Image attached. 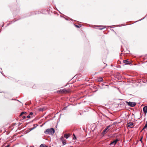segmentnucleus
Returning <instances> with one entry per match:
<instances>
[{"label":"nucleus","instance_id":"nucleus-1","mask_svg":"<svg viewBox=\"0 0 147 147\" xmlns=\"http://www.w3.org/2000/svg\"><path fill=\"white\" fill-rule=\"evenodd\" d=\"M44 132L46 134L53 135L55 132V130L53 128H51L46 129Z\"/></svg>","mask_w":147,"mask_h":147},{"label":"nucleus","instance_id":"nucleus-2","mask_svg":"<svg viewBox=\"0 0 147 147\" xmlns=\"http://www.w3.org/2000/svg\"><path fill=\"white\" fill-rule=\"evenodd\" d=\"M125 103L127 105L131 107H134L136 105V102H132L126 101Z\"/></svg>","mask_w":147,"mask_h":147},{"label":"nucleus","instance_id":"nucleus-3","mask_svg":"<svg viewBox=\"0 0 147 147\" xmlns=\"http://www.w3.org/2000/svg\"><path fill=\"white\" fill-rule=\"evenodd\" d=\"M134 123L133 122H129L127 124V126L128 127L132 128L133 126Z\"/></svg>","mask_w":147,"mask_h":147},{"label":"nucleus","instance_id":"nucleus-4","mask_svg":"<svg viewBox=\"0 0 147 147\" xmlns=\"http://www.w3.org/2000/svg\"><path fill=\"white\" fill-rule=\"evenodd\" d=\"M119 141V140L118 139H116L114 141H113L112 142H111L110 144V145H115L117 143V142Z\"/></svg>","mask_w":147,"mask_h":147},{"label":"nucleus","instance_id":"nucleus-5","mask_svg":"<svg viewBox=\"0 0 147 147\" xmlns=\"http://www.w3.org/2000/svg\"><path fill=\"white\" fill-rule=\"evenodd\" d=\"M123 61L124 63L126 64H130L131 63V62L130 61L127 60H123Z\"/></svg>","mask_w":147,"mask_h":147},{"label":"nucleus","instance_id":"nucleus-6","mask_svg":"<svg viewBox=\"0 0 147 147\" xmlns=\"http://www.w3.org/2000/svg\"><path fill=\"white\" fill-rule=\"evenodd\" d=\"M143 109L144 113H146L147 112V106H146L144 107Z\"/></svg>","mask_w":147,"mask_h":147},{"label":"nucleus","instance_id":"nucleus-7","mask_svg":"<svg viewBox=\"0 0 147 147\" xmlns=\"http://www.w3.org/2000/svg\"><path fill=\"white\" fill-rule=\"evenodd\" d=\"M69 134H64V137L66 139H67L69 137Z\"/></svg>","mask_w":147,"mask_h":147},{"label":"nucleus","instance_id":"nucleus-8","mask_svg":"<svg viewBox=\"0 0 147 147\" xmlns=\"http://www.w3.org/2000/svg\"><path fill=\"white\" fill-rule=\"evenodd\" d=\"M112 125H109V126H108L105 129L107 131V130H109L110 129H109V128Z\"/></svg>","mask_w":147,"mask_h":147},{"label":"nucleus","instance_id":"nucleus-9","mask_svg":"<svg viewBox=\"0 0 147 147\" xmlns=\"http://www.w3.org/2000/svg\"><path fill=\"white\" fill-rule=\"evenodd\" d=\"M98 80L99 82H101L103 80L102 78H100L98 79Z\"/></svg>","mask_w":147,"mask_h":147},{"label":"nucleus","instance_id":"nucleus-10","mask_svg":"<svg viewBox=\"0 0 147 147\" xmlns=\"http://www.w3.org/2000/svg\"><path fill=\"white\" fill-rule=\"evenodd\" d=\"M62 141L63 144L64 145H65L66 144V140H62Z\"/></svg>","mask_w":147,"mask_h":147},{"label":"nucleus","instance_id":"nucleus-11","mask_svg":"<svg viewBox=\"0 0 147 147\" xmlns=\"http://www.w3.org/2000/svg\"><path fill=\"white\" fill-rule=\"evenodd\" d=\"M40 147H48L45 145H43L42 144H41V145H40Z\"/></svg>","mask_w":147,"mask_h":147},{"label":"nucleus","instance_id":"nucleus-12","mask_svg":"<svg viewBox=\"0 0 147 147\" xmlns=\"http://www.w3.org/2000/svg\"><path fill=\"white\" fill-rule=\"evenodd\" d=\"M147 127V121H146L144 126L143 128V129H145L146 127Z\"/></svg>","mask_w":147,"mask_h":147},{"label":"nucleus","instance_id":"nucleus-13","mask_svg":"<svg viewBox=\"0 0 147 147\" xmlns=\"http://www.w3.org/2000/svg\"><path fill=\"white\" fill-rule=\"evenodd\" d=\"M75 26L77 28H80L81 27V25H75Z\"/></svg>","mask_w":147,"mask_h":147},{"label":"nucleus","instance_id":"nucleus-14","mask_svg":"<svg viewBox=\"0 0 147 147\" xmlns=\"http://www.w3.org/2000/svg\"><path fill=\"white\" fill-rule=\"evenodd\" d=\"M73 139L75 140L76 139V137L75 136V134H73Z\"/></svg>","mask_w":147,"mask_h":147},{"label":"nucleus","instance_id":"nucleus-15","mask_svg":"<svg viewBox=\"0 0 147 147\" xmlns=\"http://www.w3.org/2000/svg\"><path fill=\"white\" fill-rule=\"evenodd\" d=\"M142 138H143V137L142 136H141L140 139V140H138V141H140L142 143Z\"/></svg>","mask_w":147,"mask_h":147},{"label":"nucleus","instance_id":"nucleus-16","mask_svg":"<svg viewBox=\"0 0 147 147\" xmlns=\"http://www.w3.org/2000/svg\"><path fill=\"white\" fill-rule=\"evenodd\" d=\"M26 113V112H22L21 113V114H20V116H22V115L24 114V113Z\"/></svg>","mask_w":147,"mask_h":147},{"label":"nucleus","instance_id":"nucleus-17","mask_svg":"<svg viewBox=\"0 0 147 147\" xmlns=\"http://www.w3.org/2000/svg\"><path fill=\"white\" fill-rule=\"evenodd\" d=\"M66 91V90L65 89H64L62 91H61V92H65V91Z\"/></svg>","mask_w":147,"mask_h":147},{"label":"nucleus","instance_id":"nucleus-18","mask_svg":"<svg viewBox=\"0 0 147 147\" xmlns=\"http://www.w3.org/2000/svg\"><path fill=\"white\" fill-rule=\"evenodd\" d=\"M39 110L40 111H42L43 110V109H42V108H39Z\"/></svg>","mask_w":147,"mask_h":147},{"label":"nucleus","instance_id":"nucleus-19","mask_svg":"<svg viewBox=\"0 0 147 147\" xmlns=\"http://www.w3.org/2000/svg\"><path fill=\"white\" fill-rule=\"evenodd\" d=\"M102 134L103 136H104L105 134V133L104 132V131H103L102 133Z\"/></svg>","mask_w":147,"mask_h":147},{"label":"nucleus","instance_id":"nucleus-20","mask_svg":"<svg viewBox=\"0 0 147 147\" xmlns=\"http://www.w3.org/2000/svg\"><path fill=\"white\" fill-rule=\"evenodd\" d=\"M103 131H104V132L105 133L106 132H107V130H106L105 129L103 130Z\"/></svg>","mask_w":147,"mask_h":147},{"label":"nucleus","instance_id":"nucleus-21","mask_svg":"<svg viewBox=\"0 0 147 147\" xmlns=\"http://www.w3.org/2000/svg\"><path fill=\"white\" fill-rule=\"evenodd\" d=\"M33 114V113L32 112H30V115H32Z\"/></svg>","mask_w":147,"mask_h":147},{"label":"nucleus","instance_id":"nucleus-22","mask_svg":"<svg viewBox=\"0 0 147 147\" xmlns=\"http://www.w3.org/2000/svg\"><path fill=\"white\" fill-rule=\"evenodd\" d=\"M27 117L28 118H30V115H28L27 116Z\"/></svg>","mask_w":147,"mask_h":147},{"label":"nucleus","instance_id":"nucleus-23","mask_svg":"<svg viewBox=\"0 0 147 147\" xmlns=\"http://www.w3.org/2000/svg\"><path fill=\"white\" fill-rule=\"evenodd\" d=\"M34 128V127L32 128H30V130H32Z\"/></svg>","mask_w":147,"mask_h":147},{"label":"nucleus","instance_id":"nucleus-24","mask_svg":"<svg viewBox=\"0 0 147 147\" xmlns=\"http://www.w3.org/2000/svg\"><path fill=\"white\" fill-rule=\"evenodd\" d=\"M143 19H140V20H138V21H141V20H143V19H144V18Z\"/></svg>","mask_w":147,"mask_h":147},{"label":"nucleus","instance_id":"nucleus-25","mask_svg":"<svg viewBox=\"0 0 147 147\" xmlns=\"http://www.w3.org/2000/svg\"><path fill=\"white\" fill-rule=\"evenodd\" d=\"M26 118V117L25 116H24L23 117V119H25V118Z\"/></svg>","mask_w":147,"mask_h":147},{"label":"nucleus","instance_id":"nucleus-26","mask_svg":"<svg viewBox=\"0 0 147 147\" xmlns=\"http://www.w3.org/2000/svg\"><path fill=\"white\" fill-rule=\"evenodd\" d=\"M9 145H8L7 146H6L5 147H9Z\"/></svg>","mask_w":147,"mask_h":147},{"label":"nucleus","instance_id":"nucleus-27","mask_svg":"<svg viewBox=\"0 0 147 147\" xmlns=\"http://www.w3.org/2000/svg\"><path fill=\"white\" fill-rule=\"evenodd\" d=\"M105 27H104V28H100V30H102V29H103V28H104Z\"/></svg>","mask_w":147,"mask_h":147},{"label":"nucleus","instance_id":"nucleus-28","mask_svg":"<svg viewBox=\"0 0 147 147\" xmlns=\"http://www.w3.org/2000/svg\"><path fill=\"white\" fill-rule=\"evenodd\" d=\"M138 120H139V118H138ZM140 122V123H141V121H138V122Z\"/></svg>","mask_w":147,"mask_h":147},{"label":"nucleus","instance_id":"nucleus-29","mask_svg":"<svg viewBox=\"0 0 147 147\" xmlns=\"http://www.w3.org/2000/svg\"><path fill=\"white\" fill-rule=\"evenodd\" d=\"M145 129H147V127H146Z\"/></svg>","mask_w":147,"mask_h":147},{"label":"nucleus","instance_id":"nucleus-30","mask_svg":"<svg viewBox=\"0 0 147 147\" xmlns=\"http://www.w3.org/2000/svg\"><path fill=\"white\" fill-rule=\"evenodd\" d=\"M129 52V51H128V52Z\"/></svg>","mask_w":147,"mask_h":147},{"label":"nucleus","instance_id":"nucleus-31","mask_svg":"<svg viewBox=\"0 0 147 147\" xmlns=\"http://www.w3.org/2000/svg\"><path fill=\"white\" fill-rule=\"evenodd\" d=\"M1 74H3L2 73V72H1Z\"/></svg>","mask_w":147,"mask_h":147}]
</instances>
